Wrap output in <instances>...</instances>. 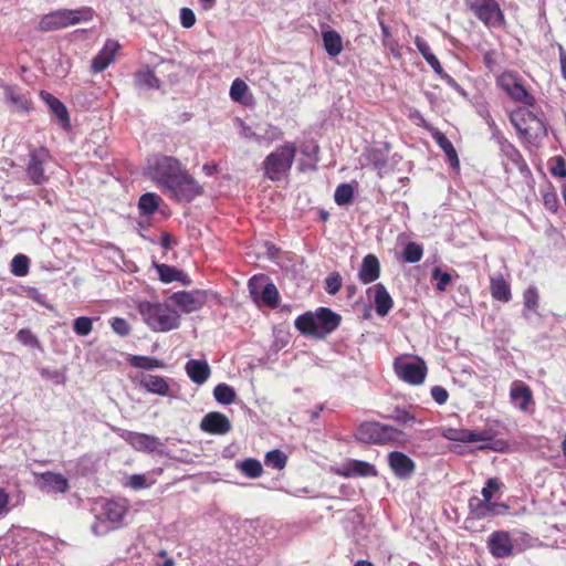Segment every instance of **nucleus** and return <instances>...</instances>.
I'll list each match as a JSON object with an SVG mask.
<instances>
[{"mask_svg":"<svg viewBox=\"0 0 566 566\" xmlns=\"http://www.w3.org/2000/svg\"><path fill=\"white\" fill-rule=\"evenodd\" d=\"M500 87L512 101L533 107L536 98L526 90L522 78L514 71H504L495 80Z\"/></svg>","mask_w":566,"mask_h":566,"instance_id":"0eeeda50","label":"nucleus"},{"mask_svg":"<svg viewBox=\"0 0 566 566\" xmlns=\"http://www.w3.org/2000/svg\"><path fill=\"white\" fill-rule=\"evenodd\" d=\"M214 399L222 405H230L235 399V391L227 384H219L213 389Z\"/></svg>","mask_w":566,"mask_h":566,"instance_id":"a18cd8bd","label":"nucleus"},{"mask_svg":"<svg viewBox=\"0 0 566 566\" xmlns=\"http://www.w3.org/2000/svg\"><path fill=\"white\" fill-rule=\"evenodd\" d=\"M490 291L496 301L507 303L512 298L511 286L502 274L491 276Z\"/></svg>","mask_w":566,"mask_h":566,"instance_id":"bb28decb","label":"nucleus"},{"mask_svg":"<svg viewBox=\"0 0 566 566\" xmlns=\"http://www.w3.org/2000/svg\"><path fill=\"white\" fill-rule=\"evenodd\" d=\"M344 476H376L377 470L376 468L365 461L353 460L348 469L343 473Z\"/></svg>","mask_w":566,"mask_h":566,"instance_id":"e433bc0d","label":"nucleus"},{"mask_svg":"<svg viewBox=\"0 0 566 566\" xmlns=\"http://www.w3.org/2000/svg\"><path fill=\"white\" fill-rule=\"evenodd\" d=\"M510 119L518 134L527 142L533 143L546 135L543 120L526 107L514 109Z\"/></svg>","mask_w":566,"mask_h":566,"instance_id":"423d86ee","label":"nucleus"},{"mask_svg":"<svg viewBox=\"0 0 566 566\" xmlns=\"http://www.w3.org/2000/svg\"><path fill=\"white\" fill-rule=\"evenodd\" d=\"M249 86L241 78H235L230 87V97L233 102L241 103L245 106L251 104L252 97L247 98Z\"/></svg>","mask_w":566,"mask_h":566,"instance_id":"4c0bfd02","label":"nucleus"},{"mask_svg":"<svg viewBox=\"0 0 566 566\" xmlns=\"http://www.w3.org/2000/svg\"><path fill=\"white\" fill-rule=\"evenodd\" d=\"M250 137L259 144L265 143L266 145H271L281 140L284 137V133L280 127L269 124L263 135L252 133Z\"/></svg>","mask_w":566,"mask_h":566,"instance_id":"ea45409f","label":"nucleus"},{"mask_svg":"<svg viewBox=\"0 0 566 566\" xmlns=\"http://www.w3.org/2000/svg\"><path fill=\"white\" fill-rule=\"evenodd\" d=\"M30 261L24 254L15 255L10 264L11 273L15 276H24L29 273Z\"/></svg>","mask_w":566,"mask_h":566,"instance_id":"8fccbe9b","label":"nucleus"},{"mask_svg":"<svg viewBox=\"0 0 566 566\" xmlns=\"http://www.w3.org/2000/svg\"><path fill=\"white\" fill-rule=\"evenodd\" d=\"M200 429L210 434L222 436L231 430V422L226 415L211 411L202 418Z\"/></svg>","mask_w":566,"mask_h":566,"instance_id":"2eb2a0df","label":"nucleus"},{"mask_svg":"<svg viewBox=\"0 0 566 566\" xmlns=\"http://www.w3.org/2000/svg\"><path fill=\"white\" fill-rule=\"evenodd\" d=\"M549 171L554 177L565 178L566 177V160L562 156L552 158V165Z\"/></svg>","mask_w":566,"mask_h":566,"instance_id":"bf43d9fd","label":"nucleus"},{"mask_svg":"<svg viewBox=\"0 0 566 566\" xmlns=\"http://www.w3.org/2000/svg\"><path fill=\"white\" fill-rule=\"evenodd\" d=\"M374 291L375 311L379 316H386L394 306V301L384 284L378 283L368 289Z\"/></svg>","mask_w":566,"mask_h":566,"instance_id":"393cba45","label":"nucleus"},{"mask_svg":"<svg viewBox=\"0 0 566 566\" xmlns=\"http://www.w3.org/2000/svg\"><path fill=\"white\" fill-rule=\"evenodd\" d=\"M249 292L255 303L262 302L264 305L276 308L280 302L279 291L274 283L268 282L264 275L252 276L248 283Z\"/></svg>","mask_w":566,"mask_h":566,"instance_id":"9d476101","label":"nucleus"},{"mask_svg":"<svg viewBox=\"0 0 566 566\" xmlns=\"http://www.w3.org/2000/svg\"><path fill=\"white\" fill-rule=\"evenodd\" d=\"M490 553L495 558H506L513 553V543L507 532L495 531L488 539Z\"/></svg>","mask_w":566,"mask_h":566,"instance_id":"dca6fc26","label":"nucleus"},{"mask_svg":"<svg viewBox=\"0 0 566 566\" xmlns=\"http://www.w3.org/2000/svg\"><path fill=\"white\" fill-rule=\"evenodd\" d=\"M127 485L134 490L146 488V478L143 474H133L129 476Z\"/></svg>","mask_w":566,"mask_h":566,"instance_id":"69168bd1","label":"nucleus"},{"mask_svg":"<svg viewBox=\"0 0 566 566\" xmlns=\"http://www.w3.org/2000/svg\"><path fill=\"white\" fill-rule=\"evenodd\" d=\"M125 440L138 450L153 451L159 444L158 439L146 433L128 431Z\"/></svg>","mask_w":566,"mask_h":566,"instance_id":"c85d7f7f","label":"nucleus"},{"mask_svg":"<svg viewBox=\"0 0 566 566\" xmlns=\"http://www.w3.org/2000/svg\"><path fill=\"white\" fill-rule=\"evenodd\" d=\"M18 342L23 346L42 350L39 338L29 328H21L15 335Z\"/></svg>","mask_w":566,"mask_h":566,"instance_id":"09e8293b","label":"nucleus"},{"mask_svg":"<svg viewBox=\"0 0 566 566\" xmlns=\"http://www.w3.org/2000/svg\"><path fill=\"white\" fill-rule=\"evenodd\" d=\"M423 256V248L417 242H408L402 251V260L406 263H417Z\"/></svg>","mask_w":566,"mask_h":566,"instance_id":"49530a36","label":"nucleus"},{"mask_svg":"<svg viewBox=\"0 0 566 566\" xmlns=\"http://www.w3.org/2000/svg\"><path fill=\"white\" fill-rule=\"evenodd\" d=\"M238 469L248 478L256 479L262 475L263 468L256 459H245L237 464Z\"/></svg>","mask_w":566,"mask_h":566,"instance_id":"a19ab883","label":"nucleus"},{"mask_svg":"<svg viewBox=\"0 0 566 566\" xmlns=\"http://www.w3.org/2000/svg\"><path fill=\"white\" fill-rule=\"evenodd\" d=\"M42 98L46 102L52 113L59 118L63 127L70 126L69 113L65 105L50 93L41 92Z\"/></svg>","mask_w":566,"mask_h":566,"instance_id":"473e14b6","label":"nucleus"},{"mask_svg":"<svg viewBox=\"0 0 566 566\" xmlns=\"http://www.w3.org/2000/svg\"><path fill=\"white\" fill-rule=\"evenodd\" d=\"M144 323L154 332L166 333L181 325L180 314L167 303L142 301L137 305Z\"/></svg>","mask_w":566,"mask_h":566,"instance_id":"f257e3e1","label":"nucleus"},{"mask_svg":"<svg viewBox=\"0 0 566 566\" xmlns=\"http://www.w3.org/2000/svg\"><path fill=\"white\" fill-rule=\"evenodd\" d=\"M382 428L384 423L378 421H364L357 427L354 436L359 442L380 446Z\"/></svg>","mask_w":566,"mask_h":566,"instance_id":"f3484780","label":"nucleus"},{"mask_svg":"<svg viewBox=\"0 0 566 566\" xmlns=\"http://www.w3.org/2000/svg\"><path fill=\"white\" fill-rule=\"evenodd\" d=\"M542 201L546 210L556 213L559 209V199L555 187L551 182H546L541 187Z\"/></svg>","mask_w":566,"mask_h":566,"instance_id":"f704fd0d","label":"nucleus"},{"mask_svg":"<svg viewBox=\"0 0 566 566\" xmlns=\"http://www.w3.org/2000/svg\"><path fill=\"white\" fill-rule=\"evenodd\" d=\"M340 315L327 307H319L315 313L306 312L295 319L296 329L303 335L324 338L340 324Z\"/></svg>","mask_w":566,"mask_h":566,"instance_id":"f03ea898","label":"nucleus"},{"mask_svg":"<svg viewBox=\"0 0 566 566\" xmlns=\"http://www.w3.org/2000/svg\"><path fill=\"white\" fill-rule=\"evenodd\" d=\"M524 306L526 310L536 312L539 305V294L536 286H528L523 293Z\"/></svg>","mask_w":566,"mask_h":566,"instance_id":"864d4df0","label":"nucleus"},{"mask_svg":"<svg viewBox=\"0 0 566 566\" xmlns=\"http://www.w3.org/2000/svg\"><path fill=\"white\" fill-rule=\"evenodd\" d=\"M111 326H112L113 331L116 334H118L119 336H127V335H129V333L132 331L128 322L122 317L113 318Z\"/></svg>","mask_w":566,"mask_h":566,"instance_id":"052dcab7","label":"nucleus"},{"mask_svg":"<svg viewBox=\"0 0 566 566\" xmlns=\"http://www.w3.org/2000/svg\"><path fill=\"white\" fill-rule=\"evenodd\" d=\"M164 193L178 202H190L202 193V187L186 170L164 190Z\"/></svg>","mask_w":566,"mask_h":566,"instance_id":"1a4fd4ad","label":"nucleus"},{"mask_svg":"<svg viewBox=\"0 0 566 566\" xmlns=\"http://www.w3.org/2000/svg\"><path fill=\"white\" fill-rule=\"evenodd\" d=\"M160 201V197L154 192L144 193L138 200V209L142 214L151 216L158 209Z\"/></svg>","mask_w":566,"mask_h":566,"instance_id":"58836bf2","label":"nucleus"},{"mask_svg":"<svg viewBox=\"0 0 566 566\" xmlns=\"http://www.w3.org/2000/svg\"><path fill=\"white\" fill-rule=\"evenodd\" d=\"M342 289V276L338 272L331 273L325 280V290L328 294L335 295Z\"/></svg>","mask_w":566,"mask_h":566,"instance_id":"13d9d810","label":"nucleus"},{"mask_svg":"<svg viewBox=\"0 0 566 566\" xmlns=\"http://www.w3.org/2000/svg\"><path fill=\"white\" fill-rule=\"evenodd\" d=\"M10 512V495L6 489L0 486V516Z\"/></svg>","mask_w":566,"mask_h":566,"instance_id":"0e129e2a","label":"nucleus"},{"mask_svg":"<svg viewBox=\"0 0 566 566\" xmlns=\"http://www.w3.org/2000/svg\"><path fill=\"white\" fill-rule=\"evenodd\" d=\"M134 82L136 86L142 88H159L160 86L159 78L148 66L136 72Z\"/></svg>","mask_w":566,"mask_h":566,"instance_id":"c9c22d12","label":"nucleus"},{"mask_svg":"<svg viewBox=\"0 0 566 566\" xmlns=\"http://www.w3.org/2000/svg\"><path fill=\"white\" fill-rule=\"evenodd\" d=\"M506 158L517 168L521 172H528V166L524 160L522 154L513 146L507 145L503 148Z\"/></svg>","mask_w":566,"mask_h":566,"instance_id":"c03bdc74","label":"nucleus"},{"mask_svg":"<svg viewBox=\"0 0 566 566\" xmlns=\"http://www.w3.org/2000/svg\"><path fill=\"white\" fill-rule=\"evenodd\" d=\"M42 478L45 484L51 485L57 492L64 493L69 489L67 480L60 473L45 472Z\"/></svg>","mask_w":566,"mask_h":566,"instance_id":"de8ad7c7","label":"nucleus"},{"mask_svg":"<svg viewBox=\"0 0 566 566\" xmlns=\"http://www.w3.org/2000/svg\"><path fill=\"white\" fill-rule=\"evenodd\" d=\"M92 8L81 9H60L41 17L38 30L41 32H51L75 25L82 21L93 19Z\"/></svg>","mask_w":566,"mask_h":566,"instance_id":"20e7f679","label":"nucleus"},{"mask_svg":"<svg viewBox=\"0 0 566 566\" xmlns=\"http://www.w3.org/2000/svg\"><path fill=\"white\" fill-rule=\"evenodd\" d=\"M187 169L171 156H155L148 161V175L157 186L164 190Z\"/></svg>","mask_w":566,"mask_h":566,"instance_id":"39448f33","label":"nucleus"},{"mask_svg":"<svg viewBox=\"0 0 566 566\" xmlns=\"http://www.w3.org/2000/svg\"><path fill=\"white\" fill-rule=\"evenodd\" d=\"M510 398L512 403L524 412L528 411L530 407L534 403L533 392L530 386L520 380H515L512 384Z\"/></svg>","mask_w":566,"mask_h":566,"instance_id":"6ab92c4d","label":"nucleus"},{"mask_svg":"<svg viewBox=\"0 0 566 566\" xmlns=\"http://www.w3.org/2000/svg\"><path fill=\"white\" fill-rule=\"evenodd\" d=\"M323 44L326 53L331 57H335L343 51V40L340 34L335 30H328L323 32Z\"/></svg>","mask_w":566,"mask_h":566,"instance_id":"72a5a7b5","label":"nucleus"},{"mask_svg":"<svg viewBox=\"0 0 566 566\" xmlns=\"http://www.w3.org/2000/svg\"><path fill=\"white\" fill-rule=\"evenodd\" d=\"M473 14L488 28H500L505 24L504 13L496 0H468Z\"/></svg>","mask_w":566,"mask_h":566,"instance_id":"6e6552de","label":"nucleus"},{"mask_svg":"<svg viewBox=\"0 0 566 566\" xmlns=\"http://www.w3.org/2000/svg\"><path fill=\"white\" fill-rule=\"evenodd\" d=\"M297 147L292 142H285L271 151L263 160L262 168L264 177L271 181H280L289 175Z\"/></svg>","mask_w":566,"mask_h":566,"instance_id":"7ed1b4c3","label":"nucleus"},{"mask_svg":"<svg viewBox=\"0 0 566 566\" xmlns=\"http://www.w3.org/2000/svg\"><path fill=\"white\" fill-rule=\"evenodd\" d=\"M180 23L184 28L190 29L196 23V15L190 8H181L180 10Z\"/></svg>","mask_w":566,"mask_h":566,"instance_id":"680f3d73","label":"nucleus"},{"mask_svg":"<svg viewBox=\"0 0 566 566\" xmlns=\"http://www.w3.org/2000/svg\"><path fill=\"white\" fill-rule=\"evenodd\" d=\"M119 49V44L116 41L107 40L103 49L92 61V72L99 73L106 70L109 64L115 60L116 52Z\"/></svg>","mask_w":566,"mask_h":566,"instance_id":"412c9836","label":"nucleus"},{"mask_svg":"<svg viewBox=\"0 0 566 566\" xmlns=\"http://www.w3.org/2000/svg\"><path fill=\"white\" fill-rule=\"evenodd\" d=\"M287 463V457L279 449L272 450L265 455V464L276 470H282Z\"/></svg>","mask_w":566,"mask_h":566,"instance_id":"603ef678","label":"nucleus"},{"mask_svg":"<svg viewBox=\"0 0 566 566\" xmlns=\"http://www.w3.org/2000/svg\"><path fill=\"white\" fill-rule=\"evenodd\" d=\"M74 332L80 336L88 335L93 329V322L90 317L81 316L74 321Z\"/></svg>","mask_w":566,"mask_h":566,"instance_id":"4d7b16f0","label":"nucleus"},{"mask_svg":"<svg viewBox=\"0 0 566 566\" xmlns=\"http://www.w3.org/2000/svg\"><path fill=\"white\" fill-rule=\"evenodd\" d=\"M388 464L396 476L409 479L416 470V463L407 454L392 451L388 454Z\"/></svg>","mask_w":566,"mask_h":566,"instance_id":"a211bd4d","label":"nucleus"},{"mask_svg":"<svg viewBox=\"0 0 566 566\" xmlns=\"http://www.w3.org/2000/svg\"><path fill=\"white\" fill-rule=\"evenodd\" d=\"M470 515L476 520H484L506 512L510 507L505 503H489L483 497L472 496L469 500Z\"/></svg>","mask_w":566,"mask_h":566,"instance_id":"4468645a","label":"nucleus"},{"mask_svg":"<svg viewBox=\"0 0 566 566\" xmlns=\"http://www.w3.org/2000/svg\"><path fill=\"white\" fill-rule=\"evenodd\" d=\"M129 364L135 368L147 369V370L164 367L163 361L155 357L138 356V355L132 356L129 358Z\"/></svg>","mask_w":566,"mask_h":566,"instance_id":"37998d69","label":"nucleus"},{"mask_svg":"<svg viewBox=\"0 0 566 566\" xmlns=\"http://www.w3.org/2000/svg\"><path fill=\"white\" fill-rule=\"evenodd\" d=\"M140 385L149 392L159 396H167L169 385L167 380L158 375H146L142 378Z\"/></svg>","mask_w":566,"mask_h":566,"instance_id":"2f4dec72","label":"nucleus"},{"mask_svg":"<svg viewBox=\"0 0 566 566\" xmlns=\"http://www.w3.org/2000/svg\"><path fill=\"white\" fill-rule=\"evenodd\" d=\"M503 486V483L497 478H490L486 480L485 486L481 491L482 497L489 503L492 501L494 494L499 492Z\"/></svg>","mask_w":566,"mask_h":566,"instance_id":"5fc2aeb1","label":"nucleus"},{"mask_svg":"<svg viewBox=\"0 0 566 566\" xmlns=\"http://www.w3.org/2000/svg\"><path fill=\"white\" fill-rule=\"evenodd\" d=\"M187 376L196 385H203L211 375V368L207 360L189 359L185 365Z\"/></svg>","mask_w":566,"mask_h":566,"instance_id":"4be33fe9","label":"nucleus"},{"mask_svg":"<svg viewBox=\"0 0 566 566\" xmlns=\"http://www.w3.org/2000/svg\"><path fill=\"white\" fill-rule=\"evenodd\" d=\"M4 99L10 103L17 112L29 113L33 108L31 98L21 92L18 86L4 85L2 87Z\"/></svg>","mask_w":566,"mask_h":566,"instance_id":"aec40b11","label":"nucleus"},{"mask_svg":"<svg viewBox=\"0 0 566 566\" xmlns=\"http://www.w3.org/2000/svg\"><path fill=\"white\" fill-rule=\"evenodd\" d=\"M431 397L438 405H443L449 398L447 389L442 386H433L431 388Z\"/></svg>","mask_w":566,"mask_h":566,"instance_id":"e2e57ef3","label":"nucleus"},{"mask_svg":"<svg viewBox=\"0 0 566 566\" xmlns=\"http://www.w3.org/2000/svg\"><path fill=\"white\" fill-rule=\"evenodd\" d=\"M496 437L493 429H484L481 431L458 428L455 442L474 443V442H491Z\"/></svg>","mask_w":566,"mask_h":566,"instance_id":"b1692460","label":"nucleus"},{"mask_svg":"<svg viewBox=\"0 0 566 566\" xmlns=\"http://www.w3.org/2000/svg\"><path fill=\"white\" fill-rule=\"evenodd\" d=\"M169 300L182 313L189 314L200 311L208 301V293L203 290L178 291L169 296Z\"/></svg>","mask_w":566,"mask_h":566,"instance_id":"f8f14e48","label":"nucleus"},{"mask_svg":"<svg viewBox=\"0 0 566 566\" xmlns=\"http://www.w3.org/2000/svg\"><path fill=\"white\" fill-rule=\"evenodd\" d=\"M354 197V189L349 184H340L337 186L334 200L338 206H344L349 203Z\"/></svg>","mask_w":566,"mask_h":566,"instance_id":"3c124183","label":"nucleus"},{"mask_svg":"<svg viewBox=\"0 0 566 566\" xmlns=\"http://www.w3.org/2000/svg\"><path fill=\"white\" fill-rule=\"evenodd\" d=\"M431 136L434 139V142L437 143V145L446 154V156H447L451 167H453V168L457 167L458 168L459 164H460L459 157H458V154H457V150H455L454 146L448 139V137L442 132H440L438 129H434L433 132H431Z\"/></svg>","mask_w":566,"mask_h":566,"instance_id":"cd10ccee","label":"nucleus"},{"mask_svg":"<svg viewBox=\"0 0 566 566\" xmlns=\"http://www.w3.org/2000/svg\"><path fill=\"white\" fill-rule=\"evenodd\" d=\"M380 275V263L375 254H367L364 256L358 279L363 284H370L375 282Z\"/></svg>","mask_w":566,"mask_h":566,"instance_id":"5701e85b","label":"nucleus"},{"mask_svg":"<svg viewBox=\"0 0 566 566\" xmlns=\"http://www.w3.org/2000/svg\"><path fill=\"white\" fill-rule=\"evenodd\" d=\"M384 419L397 422L400 426H409L417 421L416 416L406 408L396 407L391 413L382 416Z\"/></svg>","mask_w":566,"mask_h":566,"instance_id":"79ce46f5","label":"nucleus"},{"mask_svg":"<svg viewBox=\"0 0 566 566\" xmlns=\"http://www.w3.org/2000/svg\"><path fill=\"white\" fill-rule=\"evenodd\" d=\"M49 158L50 154L44 147L30 151V159L25 168L30 184L40 186L48 181L49 178L44 172L43 166Z\"/></svg>","mask_w":566,"mask_h":566,"instance_id":"ddd939ff","label":"nucleus"},{"mask_svg":"<svg viewBox=\"0 0 566 566\" xmlns=\"http://www.w3.org/2000/svg\"><path fill=\"white\" fill-rule=\"evenodd\" d=\"M426 62L432 67L437 75L443 74V67L438 57L433 53L426 59Z\"/></svg>","mask_w":566,"mask_h":566,"instance_id":"774afa93","label":"nucleus"},{"mask_svg":"<svg viewBox=\"0 0 566 566\" xmlns=\"http://www.w3.org/2000/svg\"><path fill=\"white\" fill-rule=\"evenodd\" d=\"M394 367L397 376L410 385H421L427 376L426 363L419 357L415 359L398 357L395 359Z\"/></svg>","mask_w":566,"mask_h":566,"instance_id":"9b49d317","label":"nucleus"},{"mask_svg":"<svg viewBox=\"0 0 566 566\" xmlns=\"http://www.w3.org/2000/svg\"><path fill=\"white\" fill-rule=\"evenodd\" d=\"M382 429L384 430L381 434L380 446L402 447L409 441L408 434L398 428H395L389 424H384Z\"/></svg>","mask_w":566,"mask_h":566,"instance_id":"c756f323","label":"nucleus"},{"mask_svg":"<svg viewBox=\"0 0 566 566\" xmlns=\"http://www.w3.org/2000/svg\"><path fill=\"white\" fill-rule=\"evenodd\" d=\"M415 44L418 49V51L421 53V55L423 56V59L426 60L430 54H432L431 52V49H430V45L428 44V42L426 40H423L422 38L420 36H416L415 39Z\"/></svg>","mask_w":566,"mask_h":566,"instance_id":"338daca9","label":"nucleus"},{"mask_svg":"<svg viewBox=\"0 0 566 566\" xmlns=\"http://www.w3.org/2000/svg\"><path fill=\"white\" fill-rule=\"evenodd\" d=\"M127 511L126 500H107L103 505V514L112 523H120Z\"/></svg>","mask_w":566,"mask_h":566,"instance_id":"a878e982","label":"nucleus"},{"mask_svg":"<svg viewBox=\"0 0 566 566\" xmlns=\"http://www.w3.org/2000/svg\"><path fill=\"white\" fill-rule=\"evenodd\" d=\"M432 280L437 281V291L446 292L447 286L451 283L452 276L450 273L443 272L440 268H434L431 273Z\"/></svg>","mask_w":566,"mask_h":566,"instance_id":"6e6d98bb","label":"nucleus"},{"mask_svg":"<svg viewBox=\"0 0 566 566\" xmlns=\"http://www.w3.org/2000/svg\"><path fill=\"white\" fill-rule=\"evenodd\" d=\"M156 270H157L160 281L164 283H171V282L178 281L185 285L190 284V280L184 273V271L178 270L175 266H171L168 264H157Z\"/></svg>","mask_w":566,"mask_h":566,"instance_id":"7c9ffc66","label":"nucleus"}]
</instances>
